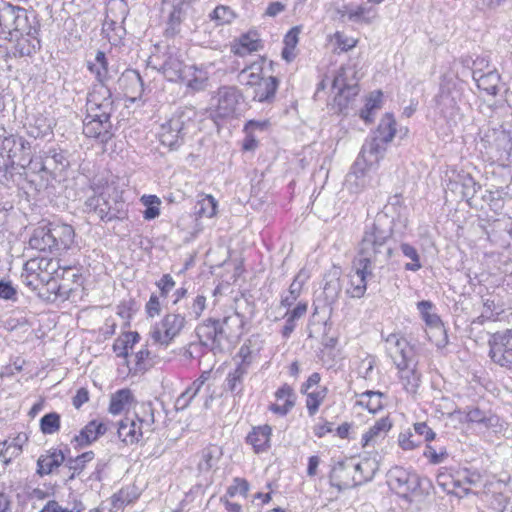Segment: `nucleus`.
<instances>
[{"mask_svg": "<svg viewBox=\"0 0 512 512\" xmlns=\"http://www.w3.org/2000/svg\"><path fill=\"white\" fill-rule=\"evenodd\" d=\"M472 76L479 89L489 95H496L498 93L500 75L496 70H489L487 73L479 74V70L476 69L472 71Z\"/></svg>", "mask_w": 512, "mask_h": 512, "instance_id": "nucleus-32", "label": "nucleus"}, {"mask_svg": "<svg viewBox=\"0 0 512 512\" xmlns=\"http://www.w3.org/2000/svg\"><path fill=\"white\" fill-rule=\"evenodd\" d=\"M356 482L359 485L371 481L379 469V463L375 457H363L359 461L354 459Z\"/></svg>", "mask_w": 512, "mask_h": 512, "instance_id": "nucleus-27", "label": "nucleus"}, {"mask_svg": "<svg viewBox=\"0 0 512 512\" xmlns=\"http://www.w3.org/2000/svg\"><path fill=\"white\" fill-rule=\"evenodd\" d=\"M220 323L223 324V331L227 337V341H229L233 338H238L242 334L244 316L235 312L224 317L220 320Z\"/></svg>", "mask_w": 512, "mask_h": 512, "instance_id": "nucleus-38", "label": "nucleus"}, {"mask_svg": "<svg viewBox=\"0 0 512 512\" xmlns=\"http://www.w3.org/2000/svg\"><path fill=\"white\" fill-rule=\"evenodd\" d=\"M222 455L221 449L215 445H209L202 449L200 453V461L198 470L200 472H208L215 467Z\"/></svg>", "mask_w": 512, "mask_h": 512, "instance_id": "nucleus-39", "label": "nucleus"}, {"mask_svg": "<svg viewBox=\"0 0 512 512\" xmlns=\"http://www.w3.org/2000/svg\"><path fill=\"white\" fill-rule=\"evenodd\" d=\"M16 8L17 6L5 1L0 3V35L13 32Z\"/></svg>", "mask_w": 512, "mask_h": 512, "instance_id": "nucleus-43", "label": "nucleus"}, {"mask_svg": "<svg viewBox=\"0 0 512 512\" xmlns=\"http://www.w3.org/2000/svg\"><path fill=\"white\" fill-rule=\"evenodd\" d=\"M132 399L133 396L129 389L118 390L111 396L109 412L113 415L120 414Z\"/></svg>", "mask_w": 512, "mask_h": 512, "instance_id": "nucleus-47", "label": "nucleus"}, {"mask_svg": "<svg viewBox=\"0 0 512 512\" xmlns=\"http://www.w3.org/2000/svg\"><path fill=\"white\" fill-rule=\"evenodd\" d=\"M325 284L323 293L327 304H333L337 301L341 292L342 286L340 283V273L337 269L331 270L325 275Z\"/></svg>", "mask_w": 512, "mask_h": 512, "instance_id": "nucleus-35", "label": "nucleus"}, {"mask_svg": "<svg viewBox=\"0 0 512 512\" xmlns=\"http://www.w3.org/2000/svg\"><path fill=\"white\" fill-rule=\"evenodd\" d=\"M56 277L60 278V281L62 283H66V281H71V283H75L76 286L81 285V274L78 272V270L72 268V267H58V270L55 271Z\"/></svg>", "mask_w": 512, "mask_h": 512, "instance_id": "nucleus-59", "label": "nucleus"}, {"mask_svg": "<svg viewBox=\"0 0 512 512\" xmlns=\"http://www.w3.org/2000/svg\"><path fill=\"white\" fill-rule=\"evenodd\" d=\"M260 47V41L255 38V34L253 36L245 34L232 46V51L235 55L245 56L246 54L258 51Z\"/></svg>", "mask_w": 512, "mask_h": 512, "instance_id": "nucleus-45", "label": "nucleus"}, {"mask_svg": "<svg viewBox=\"0 0 512 512\" xmlns=\"http://www.w3.org/2000/svg\"><path fill=\"white\" fill-rule=\"evenodd\" d=\"M117 434L119 439L127 445L136 444L145 436L141 429L134 430V422L129 414L119 421Z\"/></svg>", "mask_w": 512, "mask_h": 512, "instance_id": "nucleus-29", "label": "nucleus"}, {"mask_svg": "<svg viewBox=\"0 0 512 512\" xmlns=\"http://www.w3.org/2000/svg\"><path fill=\"white\" fill-rule=\"evenodd\" d=\"M92 194L84 203V211L95 214L102 221L123 220L127 211L124 201L111 199V193L115 190L110 185L91 187Z\"/></svg>", "mask_w": 512, "mask_h": 512, "instance_id": "nucleus-3", "label": "nucleus"}, {"mask_svg": "<svg viewBox=\"0 0 512 512\" xmlns=\"http://www.w3.org/2000/svg\"><path fill=\"white\" fill-rule=\"evenodd\" d=\"M198 210L197 213L201 217L211 218L216 214L217 211V201L211 195H206L197 203Z\"/></svg>", "mask_w": 512, "mask_h": 512, "instance_id": "nucleus-57", "label": "nucleus"}, {"mask_svg": "<svg viewBox=\"0 0 512 512\" xmlns=\"http://www.w3.org/2000/svg\"><path fill=\"white\" fill-rule=\"evenodd\" d=\"M433 307V303L428 300H422L417 303V309L422 319L434 330V334H438L441 337L435 342L436 346L444 348L448 343V336L440 317L435 313H431Z\"/></svg>", "mask_w": 512, "mask_h": 512, "instance_id": "nucleus-16", "label": "nucleus"}, {"mask_svg": "<svg viewBox=\"0 0 512 512\" xmlns=\"http://www.w3.org/2000/svg\"><path fill=\"white\" fill-rule=\"evenodd\" d=\"M135 418L139 421V426H142L145 435L151 434L156 429L155 423V409L151 402H144L140 404L138 409L133 413Z\"/></svg>", "mask_w": 512, "mask_h": 512, "instance_id": "nucleus-34", "label": "nucleus"}, {"mask_svg": "<svg viewBox=\"0 0 512 512\" xmlns=\"http://www.w3.org/2000/svg\"><path fill=\"white\" fill-rule=\"evenodd\" d=\"M61 417L57 412H50L40 419V430L44 435H52L60 430Z\"/></svg>", "mask_w": 512, "mask_h": 512, "instance_id": "nucleus-51", "label": "nucleus"}, {"mask_svg": "<svg viewBox=\"0 0 512 512\" xmlns=\"http://www.w3.org/2000/svg\"><path fill=\"white\" fill-rule=\"evenodd\" d=\"M88 70L95 75L96 80L99 82V87H107L106 82L109 80L108 60L103 51H97L94 61H87Z\"/></svg>", "mask_w": 512, "mask_h": 512, "instance_id": "nucleus-28", "label": "nucleus"}, {"mask_svg": "<svg viewBox=\"0 0 512 512\" xmlns=\"http://www.w3.org/2000/svg\"><path fill=\"white\" fill-rule=\"evenodd\" d=\"M29 245L32 249L41 252L55 253L54 241L51 235V228L49 222H41L36 228L29 239Z\"/></svg>", "mask_w": 512, "mask_h": 512, "instance_id": "nucleus-22", "label": "nucleus"}, {"mask_svg": "<svg viewBox=\"0 0 512 512\" xmlns=\"http://www.w3.org/2000/svg\"><path fill=\"white\" fill-rule=\"evenodd\" d=\"M279 81L276 77L263 78L254 85L253 99L258 102H271L278 88Z\"/></svg>", "mask_w": 512, "mask_h": 512, "instance_id": "nucleus-30", "label": "nucleus"}, {"mask_svg": "<svg viewBox=\"0 0 512 512\" xmlns=\"http://www.w3.org/2000/svg\"><path fill=\"white\" fill-rule=\"evenodd\" d=\"M249 490V483L242 478H235L233 480V484L228 487L227 495L230 497H234L236 494H241L246 496Z\"/></svg>", "mask_w": 512, "mask_h": 512, "instance_id": "nucleus-63", "label": "nucleus"}, {"mask_svg": "<svg viewBox=\"0 0 512 512\" xmlns=\"http://www.w3.org/2000/svg\"><path fill=\"white\" fill-rule=\"evenodd\" d=\"M400 249L403 255L411 260V262L405 264L406 270L416 272L422 268L419 253L414 246L401 243Z\"/></svg>", "mask_w": 512, "mask_h": 512, "instance_id": "nucleus-52", "label": "nucleus"}, {"mask_svg": "<svg viewBox=\"0 0 512 512\" xmlns=\"http://www.w3.org/2000/svg\"><path fill=\"white\" fill-rule=\"evenodd\" d=\"M150 351L148 349H141L135 353V373L146 371L152 364L149 361Z\"/></svg>", "mask_w": 512, "mask_h": 512, "instance_id": "nucleus-61", "label": "nucleus"}, {"mask_svg": "<svg viewBox=\"0 0 512 512\" xmlns=\"http://www.w3.org/2000/svg\"><path fill=\"white\" fill-rule=\"evenodd\" d=\"M305 281V276L300 271L291 283L288 294L283 296L281 299V305L284 307H290L297 300L302 290V286Z\"/></svg>", "mask_w": 512, "mask_h": 512, "instance_id": "nucleus-49", "label": "nucleus"}, {"mask_svg": "<svg viewBox=\"0 0 512 512\" xmlns=\"http://www.w3.org/2000/svg\"><path fill=\"white\" fill-rule=\"evenodd\" d=\"M64 462H66V458L63 451L51 448L46 454L38 458L37 474L40 476L49 475Z\"/></svg>", "mask_w": 512, "mask_h": 512, "instance_id": "nucleus-25", "label": "nucleus"}, {"mask_svg": "<svg viewBox=\"0 0 512 512\" xmlns=\"http://www.w3.org/2000/svg\"><path fill=\"white\" fill-rule=\"evenodd\" d=\"M272 428L269 425H263L253 428L246 438L256 453L264 452L269 448L270 436Z\"/></svg>", "mask_w": 512, "mask_h": 512, "instance_id": "nucleus-31", "label": "nucleus"}, {"mask_svg": "<svg viewBox=\"0 0 512 512\" xmlns=\"http://www.w3.org/2000/svg\"><path fill=\"white\" fill-rule=\"evenodd\" d=\"M436 105L440 115L448 122L455 123L459 116L458 93L449 88H440L436 98Z\"/></svg>", "mask_w": 512, "mask_h": 512, "instance_id": "nucleus-15", "label": "nucleus"}, {"mask_svg": "<svg viewBox=\"0 0 512 512\" xmlns=\"http://www.w3.org/2000/svg\"><path fill=\"white\" fill-rule=\"evenodd\" d=\"M386 351L393 360L395 366L404 365L408 361H412V349L409 347L408 341L399 334H390L385 339Z\"/></svg>", "mask_w": 512, "mask_h": 512, "instance_id": "nucleus-17", "label": "nucleus"}, {"mask_svg": "<svg viewBox=\"0 0 512 512\" xmlns=\"http://www.w3.org/2000/svg\"><path fill=\"white\" fill-rule=\"evenodd\" d=\"M357 404L367 408L370 413H376L383 408L382 399L384 394L380 391H365L359 395Z\"/></svg>", "mask_w": 512, "mask_h": 512, "instance_id": "nucleus-44", "label": "nucleus"}, {"mask_svg": "<svg viewBox=\"0 0 512 512\" xmlns=\"http://www.w3.org/2000/svg\"><path fill=\"white\" fill-rule=\"evenodd\" d=\"M306 398V407L308 410V413L310 416H313L318 411L320 405L324 401L327 395V388L326 387H320L313 391H307L305 393Z\"/></svg>", "mask_w": 512, "mask_h": 512, "instance_id": "nucleus-50", "label": "nucleus"}, {"mask_svg": "<svg viewBox=\"0 0 512 512\" xmlns=\"http://www.w3.org/2000/svg\"><path fill=\"white\" fill-rule=\"evenodd\" d=\"M94 459V452L87 451L75 458H68L65 463V467L69 471L67 480H73L79 475L85 468L86 464Z\"/></svg>", "mask_w": 512, "mask_h": 512, "instance_id": "nucleus-40", "label": "nucleus"}, {"mask_svg": "<svg viewBox=\"0 0 512 512\" xmlns=\"http://www.w3.org/2000/svg\"><path fill=\"white\" fill-rule=\"evenodd\" d=\"M128 12V4L125 0H107L106 21H109L111 24L123 22Z\"/></svg>", "mask_w": 512, "mask_h": 512, "instance_id": "nucleus-37", "label": "nucleus"}, {"mask_svg": "<svg viewBox=\"0 0 512 512\" xmlns=\"http://www.w3.org/2000/svg\"><path fill=\"white\" fill-rule=\"evenodd\" d=\"M388 483L403 498H407L411 492H414L420 486L418 475L401 467L390 470Z\"/></svg>", "mask_w": 512, "mask_h": 512, "instance_id": "nucleus-11", "label": "nucleus"}, {"mask_svg": "<svg viewBox=\"0 0 512 512\" xmlns=\"http://www.w3.org/2000/svg\"><path fill=\"white\" fill-rule=\"evenodd\" d=\"M142 203L146 206L144 211V218L146 220H152L159 216L160 210L159 205L161 204L160 199L155 195L143 196L141 198Z\"/></svg>", "mask_w": 512, "mask_h": 512, "instance_id": "nucleus-55", "label": "nucleus"}, {"mask_svg": "<svg viewBox=\"0 0 512 512\" xmlns=\"http://www.w3.org/2000/svg\"><path fill=\"white\" fill-rule=\"evenodd\" d=\"M393 223V217L384 211L378 212L372 220H368L354 259L375 268L384 265L393 252L388 245L393 232Z\"/></svg>", "mask_w": 512, "mask_h": 512, "instance_id": "nucleus-1", "label": "nucleus"}, {"mask_svg": "<svg viewBox=\"0 0 512 512\" xmlns=\"http://www.w3.org/2000/svg\"><path fill=\"white\" fill-rule=\"evenodd\" d=\"M489 346V356L494 363L512 368V329L494 333Z\"/></svg>", "mask_w": 512, "mask_h": 512, "instance_id": "nucleus-6", "label": "nucleus"}, {"mask_svg": "<svg viewBox=\"0 0 512 512\" xmlns=\"http://www.w3.org/2000/svg\"><path fill=\"white\" fill-rule=\"evenodd\" d=\"M241 95L235 87L224 86L218 89L216 113L219 117L232 116L237 109Z\"/></svg>", "mask_w": 512, "mask_h": 512, "instance_id": "nucleus-18", "label": "nucleus"}, {"mask_svg": "<svg viewBox=\"0 0 512 512\" xmlns=\"http://www.w3.org/2000/svg\"><path fill=\"white\" fill-rule=\"evenodd\" d=\"M199 345L208 348L214 354L224 352L223 341L227 337L220 320L208 318L196 328Z\"/></svg>", "mask_w": 512, "mask_h": 512, "instance_id": "nucleus-4", "label": "nucleus"}, {"mask_svg": "<svg viewBox=\"0 0 512 512\" xmlns=\"http://www.w3.org/2000/svg\"><path fill=\"white\" fill-rule=\"evenodd\" d=\"M162 145L170 150L178 149L184 143L185 136V114L176 112L167 122L160 126L158 132Z\"/></svg>", "mask_w": 512, "mask_h": 512, "instance_id": "nucleus-5", "label": "nucleus"}, {"mask_svg": "<svg viewBox=\"0 0 512 512\" xmlns=\"http://www.w3.org/2000/svg\"><path fill=\"white\" fill-rule=\"evenodd\" d=\"M396 121L392 115L386 114L380 121L376 135L374 137L381 139L385 143H389L396 133Z\"/></svg>", "mask_w": 512, "mask_h": 512, "instance_id": "nucleus-46", "label": "nucleus"}, {"mask_svg": "<svg viewBox=\"0 0 512 512\" xmlns=\"http://www.w3.org/2000/svg\"><path fill=\"white\" fill-rule=\"evenodd\" d=\"M87 115L83 120V133L90 138L99 139L103 144L112 137V122L115 111L112 93L108 87L93 89L87 97Z\"/></svg>", "mask_w": 512, "mask_h": 512, "instance_id": "nucleus-2", "label": "nucleus"}, {"mask_svg": "<svg viewBox=\"0 0 512 512\" xmlns=\"http://www.w3.org/2000/svg\"><path fill=\"white\" fill-rule=\"evenodd\" d=\"M185 324V314L179 312L168 313L162 319L160 327H155L151 332V337L155 342L168 346L180 334Z\"/></svg>", "mask_w": 512, "mask_h": 512, "instance_id": "nucleus-7", "label": "nucleus"}, {"mask_svg": "<svg viewBox=\"0 0 512 512\" xmlns=\"http://www.w3.org/2000/svg\"><path fill=\"white\" fill-rule=\"evenodd\" d=\"M186 65L177 57L169 56L162 65V72L165 78L172 82L183 81Z\"/></svg>", "mask_w": 512, "mask_h": 512, "instance_id": "nucleus-36", "label": "nucleus"}, {"mask_svg": "<svg viewBox=\"0 0 512 512\" xmlns=\"http://www.w3.org/2000/svg\"><path fill=\"white\" fill-rule=\"evenodd\" d=\"M37 165H39L38 171L50 174L62 171L69 166L67 152L58 147H50L43 152L40 162H33L31 169L36 170Z\"/></svg>", "mask_w": 512, "mask_h": 512, "instance_id": "nucleus-13", "label": "nucleus"}, {"mask_svg": "<svg viewBox=\"0 0 512 512\" xmlns=\"http://www.w3.org/2000/svg\"><path fill=\"white\" fill-rule=\"evenodd\" d=\"M37 263L39 265L40 274H48L49 276L55 274V271H57L59 267L57 260L45 257L37 258Z\"/></svg>", "mask_w": 512, "mask_h": 512, "instance_id": "nucleus-64", "label": "nucleus"}, {"mask_svg": "<svg viewBox=\"0 0 512 512\" xmlns=\"http://www.w3.org/2000/svg\"><path fill=\"white\" fill-rule=\"evenodd\" d=\"M51 228V235L54 241L55 253L67 251L74 243L75 231L74 228L66 223L49 222Z\"/></svg>", "mask_w": 512, "mask_h": 512, "instance_id": "nucleus-19", "label": "nucleus"}, {"mask_svg": "<svg viewBox=\"0 0 512 512\" xmlns=\"http://www.w3.org/2000/svg\"><path fill=\"white\" fill-rule=\"evenodd\" d=\"M109 429V422L104 420H92L86 424L74 440L80 446L89 445L104 435Z\"/></svg>", "mask_w": 512, "mask_h": 512, "instance_id": "nucleus-24", "label": "nucleus"}, {"mask_svg": "<svg viewBox=\"0 0 512 512\" xmlns=\"http://www.w3.org/2000/svg\"><path fill=\"white\" fill-rule=\"evenodd\" d=\"M37 278L41 283L38 295L48 302H55L59 298L66 299L75 289L73 286L62 283L56 274L49 276L48 274H37Z\"/></svg>", "mask_w": 512, "mask_h": 512, "instance_id": "nucleus-9", "label": "nucleus"}, {"mask_svg": "<svg viewBox=\"0 0 512 512\" xmlns=\"http://www.w3.org/2000/svg\"><path fill=\"white\" fill-rule=\"evenodd\" d=\"M13 31L19 32L21 35L34 36L37 33L36 28L28 23L27 11L24 8L17 6L15 13V21Z\"/></svg>", "mask_w": 512, "mask_h": 512, "instance_id": "nucleus-48", "label": "nucleus"}, {"mask_svg": "<svg viewBox=\"0 0 512 512\" xmlns=\"http://www.w3.org/2000/svg\"><path fill=\"white\" fill-rule=\"evenodd\" d=\"M366 8L363 6L353 7L350 5H345L341 9L338 10V13L341 17H347L348 20L353 22H368L365 18Z\"/></svg>", "mask_w": 512, "mask_h": 512, "instance_id": "nucleus-56", "label": "nucleus"}, {"mask_svg": "<svg viewBox=\"0 0 512 512\" xmlns=\"http://www.w3.org/2000/svg\"><path fill=\"white\" fill-rule=\"evenodd\" d=\"M375 267L365 265L357 260H353L352 272L350 274V287L347 294L352 298H361L367 289V278L373 276Z\"/></svg>", "mask_w": 512, "mask_h": 512, "instance_id": "nucleus-14", "label": "nucleus"}, {"mask_svg": "<svg viewBox=\"0 0 512 512\" xmlns=\"http://www.w3.org/2000/svg\"><path fill=\"white\" fill-rule=\"evenodd\" d=\"M195 0H176L169 14L166 35L174 36L180 31V25L186 17L187 9Z\"/></svg>", "mask_w": 512, "mask_h": 512, "instance_id": "nucleus-26", "label": "nucleus"}, {"mask_svg": "<svg viewBox=\"0 0 512 512\" xmlns=\"http://www.w3.org/2000/svg\"><path fill=\"white\" fill-rule=\"evenodd\" d=\"M396 368L404 390L409 394L415 395L421 382V373L418 372L416 363H413L412 360L404 363V365L398 364Z\"/></svg>", "mask_w": 512, "mask_h": 512, "instance_id": "nucleus-20", "label": "nucleus"}, {"mask_svg": "<svg viewBox=\"0 0 512 512\" xmlns=\"http://www.w3.org/2000/svg\"><path fill=\"white\" fill-rule=\"evenodd\" d=\"M399 445L404 450H412L419 446L421 443L420 439H415L413 433L410 430L400 433L398 437Z\"/></svg>", "mask_w": 512, "mask_h": 512, "instance_id": "nucleus-62", "label": "nucleus"}, {"mask_svg": "<svg viewBox=\"0 0 512 512\" xmlns=\"http://www.w3.org/2000/svg\"><path fill=\"white\" fill-rule=\"evenodd\" d=\"M211 19L216 20L219 24L230 23L234 19V12L228 6H217L212 14Z\"/></svg>", "mask_w": 512, "mask_h": 512, "instance_id": "nucleus-60", "label": "nucleus"}, {"mask_svg": "<svg viewBox=\"0 0 512 512\" xmlns=\"http://www.w3.org/2000/svg\"><path fill=\"white\" fill-rule=\"evenodd\" d=\"M355 73L353 67H341L335 75L332 86L334 89H338L335 100L338 101L339 105H342L341 100L343 98L349 101L358 94L359 88L357 83L350 79L355 76Z\"/></svg>", "mask_w": 512, "mask_h": 512, "instance_id": "nucleus-12", "label": "nucleus"}, {"mask_svg": "<svg viewBox=\"0 0 512 512\" xmlns=\"http://www.w3.org/2000/svg\"><path fill=\"white\" fill-rule=\"evenodd\" d=\"M55 122L52 118L45 116H37L34 118L33 123H30L27 133L30 137L37 138H51L53 137V128Z\"/></svg>", "mask_w": 512, "mask_h": 512, "instance_id": "nucleus-33", "label": "nucleus"}, {"mask_svg": "<svg viewBox=\"0 0 512 512\" xmlns=\"http://www.w3.org/2000/svg\"><path fill=\"white\" fill-rule=\"evenodd\" d=\"M369 168V166L363 164L361 159H356L351 171L346 176V185L351 192L358 193L369 184L370 179L367 174Z\"/></svg>", "mask_w": 512, "mask_h": 512, "instance_id": "nucleus-21", "label": "nucleus"}, {"mask_svg": "<svg viewBox=\"0 0 512 512\" xmlns=\"http://www.w3.org/2000/svg\"><path fill=\"white\" fill-rule=\"evenodd\" d=\"M247 372L248 370L245 369V364H238L226 377V389L236 395L240 394L243 390V380Z\"/></svg>", "mask_w": 512, "mask_h": 512, "instance_id": "nucleus-41", "label": "nucleus"}, {"mask_svg": "<svg viewBox=\"0 0 512 512\" xmlns=\"http://www.w3.org/2000/svg\"><path fill=\"white\" fill-rule=\"evenodd\" d=\"M262 71V68L257 63H252L250 66L244 68L240 72V79L243 83L246 85L254 86L256 85L260 80L263 79V77H260V72Z\"/></svg>", "mask_w": 512, "mask_h": 512, "instance_id": "nucleus-53", "label": "nucleus"}, {"mask_svg": "<svg viewBox=\"0 0 512 512\" xmlns=\"http://www.w3.org/2000/svg\"><path fill=\"white\" fill-rule=\"evenodd\" d=\"M466 418L468 422L483 424L486 427L493 425V416H488L485 411L480 410L477 407L470 408L466 412Z\"/></svg>", "mask_w": 512, "mask_h": 512, "instance_id": "nucleus-58", "label": "nucleus"}, {"mask_svg": "<svg viewBox=\"0 0 512 512\" xmlns=\"http://www.w3.org/2000/svg\"><path fill=\"white\" fill-rule=\"evenodd\" d=\"M2 130L3 133L0 134L1 153H6L7 158L12 164L15 158H19L20 161H28L30 168H32L33 161L30 158V143L22 136L7 134L4 128Z\"/></svg>", "mask_w": 512, "mask_h": 512, "instance_id": "nucleus-8", "label": "nucleus"}, {"mask_svg": "<svg viewBox=\"0 0 512 512\" xmlns=\"http://www.w3.org/2000/svg\"><path fill=\"white\" fill-rule=\"evenodd\" d=\"M391 427L392 422L388 417H382L381 419L377 420L375 424L371 426L365 434H363V446H367L370 442L383 437L391 429Z\"/></svg>", "mask_w": 512, "mask_h": 512, "instance_id": "nucleus-42", "label": "nucleus"}, {"mask_svg": "<svg viewBox=\"0 0 512 512\" xmlns=\"http://www.w3.org/2000/svg\"><path fill=\"white\" fill-rule=\"evenodd\" d=\"M185 306L188 310V315L198 319L206 308V297L197 295L192 299L186 298Z\"/></svg>", "mask_w": 512, "mask_h": 512, "instance_id": "nucleus-54", "label": "nucleus"}, {"mask_svg": "<svg viewBox=\"0 0 512 512\" xmlns=\"http://www.w3.org/2000/svg\"><path fill=\"white\" fill-rule=\"evenodd\" d=\"M354 469V458L338 461L329 474L331 486L339 491L359 486Z\"/></svg>", "mask_w": 512, "mask_h": 512, "instance_id": "nucleus-10", "label": "nucleus"}, {"mask_svg": "<svg viewBox=\"0 0 512 512\" xmlns=\"http://www.w3.org/2000/svg\"><path fill=\"white\" fill-rule=\"evenodd\" d=\"M386 144L387 143L376 137L367 139L363 144L357 159H361L363 164L369 167L377 164L379 160L384 156L386 151Z\"/></svg>", "mask_w": 512, "mask_h": 512, "instance_id": "nucleus-23", "label": "nucleus"}]
</instances>
